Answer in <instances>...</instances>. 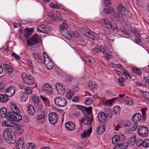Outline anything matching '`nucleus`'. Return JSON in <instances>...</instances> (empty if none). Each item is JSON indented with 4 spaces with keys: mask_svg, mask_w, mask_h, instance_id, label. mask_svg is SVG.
I'll list each match as a JSON object with an SVG mask.
<instances>
[{
    "mask_svg": "<svg viewBox=\"0 0 149 149\" xmlns=\"http://www.w3.org/2000/svg\"><path fill=\"white\" fill-rule=\"evenodd\" d=\"M26 61L28 66L31 68H32L33 63L31 61L30 59H28L26 60Z\"/></svg>",
    "mask_w": 149,
    "mask_h": 149,
    "instance_id": "nucleus-62",
    "label": "nucleus"
},
{
    "mask_svg": "<svg viewBox=\"0 0 149 149\" xmlns=\"http://www.w3.org/2000/svg\"><path fill=\"white\" fill-rule=\"evenodd\" d=\"M98 120L101 122L105 123L107 121V117L103 112L100 113L97 116Z\"/></svg>",
    "mask_w": 149,
    "mask_h": 149,
    "instance_id": "nucleus-14",
    "label": "nucleus"
},
{
    "mask_svg": "<svg viewBox=\"0 0 149 149\" xmlns=\"http://www.w3.org/2000/svg\"><path fill=\"white\" fill-rule=\"evenodd\" d=\"M4 71L9 74H11L13 73V70L11 66L8 64H3Z\"/></svg>",
    "mask_w": 149,
    "mask_h": 149,
    "instance_id": "nucleus-19",
    "label": "nucleus"
},
{
    "mask_svg": "<svg viewBox=\"0 0 149 149\" xmlns=\"http://www.w3.org/2000/svg\"><path fill=\"white\" fill-rule=\"evenodd\" d=\"M32 100L34 103L36 104L38 103L39 102V99L36 97H32Z\"/></svg>",
    "mask_w": 149,
    "mask_h": 149,
    "instance_id": "nucleus-61",
    "label": "nucleus"
},
{
    "mask_svg": "<svg viewBox=\"0 0 149 149\" xmlns=\"http://www.w3.org/2000/svg\"><path fill=\"white\" fill-rule=\"evenodd\" d=\"M6 110L5 107H2L0 110V116L2 118H4L6 117Z\"/></svg>",
    "mask_w": 149,
    "mask_h": 149,
    "instance_id": "nucleus-31",
    "label": "nucleus"
},
{
    "mask_svg": "<svg viewBox=\"0 0 149 149\" xmlns=\"http://www.w3.org/2000/svg\"><path fill=\"white\" fill-rule=\"evenodd\" d=\"M118 83L120 86L122 87L124 86V82L125 81V79L123 77H122L119 78L118 79Z\"/></svg>",
    "mask_w": 149,
    "mask_h": 149,
    "instance_id": "nucleus-41",
    "label": "nucleus"
},
{
    "mask_svg": "<svg viewBox=\"0 0 149 149\" xmlns=\"http://www.w3.org/2000/svg\"><path fill=\"white\" fill-rule=\"evenodd\" d=\"M86 62H88L90 64L93 63L94 62V60L91 57H89L88 59L85 60Z\"/></svg>",
    "mask_w": 149,
    "mask_h": 149,
    "instance_id": "nucleus-59",
    "label": "nucleus"
},
{
    "mask_svg": "<svg viewBox=\"0 0 149 149\" xmlns=\"http://www.w3.org/2000/svg\"><path fill=\"white\" fill-rule=\"evenodd\" d=\"M24 91L26 92L25 93L26 94V95H31L33 91L29 87H26L25 88Z\"/></svg>",
    "mask_w": 149,
    "mask_h": 149,
    "instance_id": "nucleus-47",
    "label": "nucleus"
},
{
    "mask_svg": "<svg viewBox=\"0 0 149 149\" xmlns=\"http://www.w3.org/2000/svg\"><path fill=\"white\" fill-rule=\"evenodd\" d=\"M132 70L135 74L139 75H141L142 72L138 68L134 67L132 68Z\"/></svg>",
    "mask_w": 149,
    "mask_h": 149,
    "instance_id": "nucleus-43",
    "label": "nucleus"
},
{
    "mask_svg": "<svg viewBox=\"0 0 149 149\" xmlns=\"http://www.w3.org/2000/svg\"><path fill=\"white\" fill-rule=\"evenodd\" d=\"M27 145L28 146V148L29 149H34L35 148V145L32 143H28Z\"/></svg>",
    "mask_w": 149,
    "mask_h": 149,
    "instance_id": "nucleus-64",
    "label": "nucleus"
},
{
    "mask_svg": "<svg viewBox=\"0 0 149 149\" xmlns=\"http://www.w3.org/2000/svg\"><path fill=\"white\" fill-rule=\"evenodd\" d=\"M28 95L25 92L22 93L21 97V101L22 102H25L28 99Z\"/></svg>",
    "mask_w": 149,
    "mask_h": 149,
    "instance_id": "nucleus-38",
    "label": "nucleus"
},
{
    "mask_svg": "<svg viewBox=\"0 0 149 149\" xmlns=\"http://www.w3.org/2000/svg\"><path fill=\"white\" fill-rule=\"evenodd\" d=\"M48 17L51 19L55 21H58L59 20V17L58 15L53 14L52 12L50 11L48 13Z\"/></svg>",
    "mask_w": 149,
    "mask_h": 149,
    "instance_id": "nucleus-22",
    "label": "nucleus"
},
{
    "mask_svg": "<svg viewBox=\"0 0 149 149\" xmlns=\"http://www.w3.org/2000/svg\"><path fill=\"white\" fill-rule=\"evenodd\" d=\"M12 112H9L7 113L6 117L10 121L16 122V120L17 119H16V116Z\"/></svg>",
    "mask_w": 149,
    "mask_h": 149,
    "instance_id": "nucleus-18",
    "label": "nucleus"
},
{
    "mask_svg": "<svg viewBox=\"0 0 149 149\" xmlns=\"http://www.w3.org/2000/svg\"><path fill=\"white\" fill-rule=\"evenodd\" d=\"M126 104L128 105H132L133 102L131 98H127L126 100Z\"/></svg>",
    "mask_w": 149,
    "mask_h": 149,
    "instance_id": "nucleus-46",
    "label": "nucleus"
},
{
    "mask_svg": "<svg viewBox=\"0 0 149 149\" xmlns=\"http://www.w3.org/2000/svg\"><path fill=\"white\" fill-rule=\"evenodd\" d=\"M136 141V136L134 135L131 137L129 141V143L131 146H133L135 144Z\"/></svg>",
    "mask_w": 149,
    "mask_h": 149,
    "instance_id": "nucleus-36",
    "label": "nucleus"
},
{
    "mask_svg": "<svg viewBox=\"0 0 149 149\" xmlns=\"http://www.w3.org/2000/svg\"><path fill=\"white\" fill-rule=\"evenodd\" d=\"M33 31V29L29 28L25 30V32L24 36L27 39L29 38L30 36L31 35Z\"/></svg>",
    "mask_w": 149,
    "mask_h": 149,
    "instance_id": "nucleus-26",
    "label": "nucleus"
},
{
    "mask_svg": "<svg viewBox=\"0 0 149 149\" xmlns=\"http://www.w3.org/2000/svg\"><path fill=\"white\" fill-rule=\"evenodd\" d=\"M73 79V77L70 76H67L66 77V81L68 83L70 84L72 83V81Z\"/></svg>",
    "mask_w": 149,
    "mask_h": 149,
    "instance_id": "nucleus-58",
    "label": "nucleus"
},
{
    "mask_svg": "<svg viewBox=\"0 0 149 149\" xmlns=\"http://www.w3.org/2000/svg\"><path fill=\"white\" fill-rule=\"evenodd\" d=\"M40 97L45 103H47L48 102L49 100L47 98L41 95H40Z\"/></svg>",
    "mask_w": 149,
    "mask_h": 149,
    "instance_id": "nucleus-57",
    "label": "nucleus"
},
{
    "mask_svg": "<svg viewBox=\"0 0 149 149\" xmlns=\"http://www.w3.org/2000/svg\"><path fill=\"white\" fill-rule=\"evenodd\" d=\"M28 113L31 115H33L35 113V110L31 104H29L28 107Z\"/></svg>",
    "mask_w": 149,
    "mask_h": 149,
    "instance_id": "nucleus-32",
    "label": "nucleus"
},
{
    "mask_svg": "<svg viewBox=\"0 0 149 149\" xmlns=\"http://www.w3.org/2000/svg\"><path fill=\"white\" fill-rule=\"evenodd\" d=\"M120 107L118 106H116L114 107L113 108V111L116 115L119 114L120 113Z\"/></svg>",
    "mask_w": 149,
    "mask_h": 149,
    "instance_id": "nucleus-40",
    "label": "nucleus"
},
{
    "mask_svg": "<svg viewBox=\"0 0 149 149\" xmlns=\"http://www.w3.org/2000/svg\"><path fill=\"white\" fill-rule=\"evenodd\" d=\"M6 84L4 81L0 82V91H3L6 87Z\"/></svg>",
    "mask_w": 149,
    "mask_h": 149,
    "instance_id": "nucleus-45",
    "label": "nucleus"
},
{
    "mask_svg": "<svg viewBox=\"0 0 149 149\" xmlns=\"http://www.w3.org/2000/svg\"><path fill=\"white\" fill-rule=\"evenodd\" d=\"M54 101L55 105L59 107H64L67 104L65 99L61 96L56 97L54 98Z\"/></svg>",
    "mask_w": 149,
    "mask_h": 149,
    "instance_id": "nucleus-4",
    "label": "nucleus"
},
{
    "mask_svg": "<svg viewBox=\"0 0 149 149\" xmlns=\"http://www.w3.org/2000/svg\"><path fill=\"white\" fill-rule=\"evenodd\" d=\"M102 5L104 7H108L111 6V4L109 1L104 0L102 3Z\"/></svg>",
    "mask_w": 149,
    "mask_h": 149,
    "instance_id": "nucleus-44",
    "label": "nucleus"
},
{
    "mask_svg": "<svg viewBox=\"0 0 149 149\" xmlns=\"http://www.w3.org/2000/svg\"><path fill=\"white\" fill-rule=\"evenodd\" d=\"M11 108L12 109V111L11 112H13L14 114H17V113H19V109L14 104H11Z\"/></svg>",
    "mask_w": 149,
    "mask_h": 149,
    "instance_id": "nucleus-28",
    "label": "nucleus"
},
{
    "mask_svg": "<svg viewBox=\"0 0 149 149\" xmlns=\"http://www.w3.org/2000/svg\"><path fill=\"white\" fill-rule=\"evenodd\" d=\"M65 33H64V35L65 36L66 38L68 39H71L72 37V35L68 31L66 30L65 31Z\"/></svg>",
    "mask_w": 149,
    "mask_h": 149,
    "instance_id": "nucleus-51",
    "label": "nucleus"
},
{
    "mask_svg": "<svg viewBox=\"0 0 149 149\" xmlns=\"http://www.w3.org/2000/svg\"><path fill=\"white\" fill-rule=\"evenodd\" d=\"M65 126L68 130L70 131L73 130L75 126L74 124L70 122L66 123Z\"/></svg>",
    "mask_w": 149,
    "mask_h": 149,
    "instance_id": "nucleus-24",
    "label": "nucleus"
},
{
    "mask_svg": "<svg viewBox=\"0 0 149 149\" xmlns=\"http://www.w3.org/2000/svg\"><path fill=\"white\" fill-rule=\"evenodd\" d=\"M46 68L48 70H51L54 66V63L49 60V61H45L44 62Z\"/></svg>",
    "mask_w": 149,
    "mask_h": 149,
    "instance_id": "nucleus-25",
    "label": "nucleus"
},
{
    "mask_svg": "<svg viewBox=\"0 0 149 149\" xmlns=\"http://www.w3.org/2000/svg\"><path fill=\"white\" fill-rule=\"evenodd\" d=\"M92 132V128H90L86 131H84V133L82 134V138H85L89 136Z\"/></svg>",
    "mask_w": 149,
    "mask_h": 149,
    "instance_id": "nucleus-27",
    "label": "nucleus"
},
{
    "mask_svg": "<svg viewBox=\"0 0 149 149\" xmlns=\"http://www.w3.org/2000/svg\"><path fill=\"white\" fill-rule=\"evenodd\" d=\"M93 120V116H85L84 118H83L81 122L84 125H89L92 123Z\"/></svg>",
    "mask_w": 149,
    "mask_h": 149,
    "instance_id": "nucleus-11",
    "label": "nucleus"
},
{
    "mask_svg": "<svg viewBox=\"0 0 149 149\" xmlns=\"http://www.w3.org/2000/svg\"><path fill=\"white\" fill-rule=\"evenodd\" d=\"M15 90V86H9L8 88L5 90V93L8 96L11 97L14 94Z\"/></svg>",
    "mask_w": 149,
    "mask_h": 149,
    "instance_id": "nucleus-12",
    "label": "nucleus"
},
{
    "mask_svg": "<svg viewBox=\"0 0 149 149\" xmlns=\"http://www.w3.org/2000/svg\"><path fill=\"white\" fill-rule=\"evenodd\" d=\"M1 125L3 126L11 127L12 123L10 121L5 120L2 123Z\"/></svg>",
    "mask_w": 149,
    "mask_h": 149,
    "instance_id": "nucleus-42",
    "label": "nucleus"
},
{
    "mask_svg": "<svg viewBox=\"0 0 149 149\" xmlns=\"http://www.w3.org/2000/svg\"><path fill=\"white\" fill-rule=\"evenodd\" d=\"M33 58L36 61L40 63H44L42 56L39 55L37 53H33L32 54Z\"/></svg>",
    "mask_w": 149,
    "mask_h": 149,
    "instance_id": "nucleus-13",
    "label": "nucleus"
},
{
    "mask_svg": "<svg viewBox=\"0 0 149 149\" xmlns=\"http://www.w3.org/2000/svg\"><path fill=\"white\" fill-rule=\"evenodd\" d=\"M49 6L55 9H59L60 8V7L59 6L53 3H50Z\"/></svg>",
    "mask_w": 149,
    "mask_h": 149,
    "instance_id": "nucleus-49",
    "label": "nucleus"
},
{
    "mask_svg": "<svg viewBox=\"0 0 149 149\" xmlns=\"http://www.w3.org/2000/svg\"><path fill=\"white\" fill-rule=\"evenodd\" d=\"M138 133L139 135L142 137L147 136L148 133V131L147 128L142 126L139 127Z\"/></svg>",
    "mask_w": 149,
    "mask_h": 149,
    "instance_id": "nucleus-9",
    "label": "nucleus"
},
{
    "mask_svg": "<svg viewBox=\"0 0 149 149\" xmlns=\"http://www.w3.org/2000/svg\"><path fill=\"white\" fill-rule=\"evenodd\" d=\"M11 56L17 60H19L20 59V57L14 52L12 53Z\"/></svg>",
    "mask_w": 149,
    "mask_h": 149,
    "instance_id": "nucleus-63",
    "label": "nucleus"
},
{
    "mask_svg": "<svg viewBox=\"0 0 149 149\" xmlns=\"http://www.w3.org/2000/svg\"><path fill=\"white\" fill-rule=\"evenodd\" d=\"M126 11V8L122 5H119L118 8V12L123 15Z\"/></svg>",
    "mask_w": 149,
    "mask_h": 149,
    "instance_id": "nucleus-39",
    "label": "nucleus"
},
{
    "mask_svg": "<svg viewBox=\"0 0 149 149\" xmlns=\"http://www.w3.org/2000/svg\"><path fill=\"white\" fill-rule=\"evenodd\" d=\"M115 100V98H112L109 100H107L106 101H104L103 103V104L105 106H109L112 104L113 102Z\"/></svg>",
    "mask_w": 149,
    "mask_h": 149,
    "instance_id": "nucleus-29",
    "label": "nucleus"
},
{
    "mask_svg": "<svg viewBox=\"0 0 149 149\" xmlns=\"http://www.w3.org/2000/svg\"><path fill=\"white\" fill-rule=\"evenodd\" d=\"M82 33L86 36L93 40L97 39L98 37V35L97 34L89 29L84 30L83 31H82Z\"/></svg>",
    "mask_w": 149,
    "mask_h": 149,
    "instance_id": "nucleus-6",
    "label": "nucleus"
},
{
    "mask_svg": "<svg viewBox=\"0 0 149 149\" xmlns=\"http://www.w3.org/2000/svg\"><path fill=\"white\" fill-rule=\"evenodd\" d=\"M92 102V99L90 97H88L86 98V100L85 101V104L87 105H89L91 104Z\"/></svg>",
    "mask_w": 149,
    "mask_h": 149,
    "instance_id": "nucleus-48",
    "label": "nucleus"
},
{
    "mask_svg": "<svg viewBox=\"0 0 149 149\" xmlns=\"http://www.w3.org/2000/svg\"><path fill=\"white\" fill-rule=\"evenodd\" d=\"M43 57L44 62H45V61H49V60H50L49 56L47 54V53L45 52H44L43 53Z\"/></svg>",
    "mask_w": 149,
    "mask_h": 149,
    "instance_id": "nucleus-50",
    "label": "nucleus"
},
{
    "mask_svg": "<svg viewBox=\"0 0 149 149\" xmlns=\"http://www.w3.org/2000/svg\"><path fill=\"white\" fill-rule=\"evenodd\" d=\"M89 86L90 88H96L97 85L94 81H91L89 83Z\"/></svg>",
    "mask_w": 149,
    "mask_h": 149,
    "instance_id": "nucleus-52",
    "label": "nucleus"
},
{
    "mask_svg": "<svg viewBox=\"0 0 149 149\" xmlns=\"http://www.w3.org/2000/svg\"><path fill=\"white\" fill-rule=\"evenodd\" d=\"M128 147V144L124 143L116 145L114 147V149H126Z\"/></svg>",
    "mask_w": 149,
    "mask_h": 149,
    "instance_id": "nucleus-20",
    "label": "nucleus"
},
{
    "mask_svg": "<svg viewBox=\"0 0 149 149\" xmlns=\"http://www.w3.org/2000/svg\"><path fill=\"white\" fill-rule=\"evenodd\" d=\"M58 116L57 113L55 112L50 113L48 115L49 120L52 124H55L57 122Z\"/></svg>",
    "mask_w": 149,
    "mask_h": 149,
    "instance_id": "nucleus-8",
    "label": "nucleus"
},
{
    "mask_svg": "<svg viewBox=\"0 0 149 149\" xmlns=\"http://www.w3.org/2000/svg\"><path fill=\"white\" fill-rule=\"evenodd\" d=\"M92 107H85L84 109V111H83V113L84 114L88 113V114L87 116H90L91 113H92Z\"/></svg>",
    "mask_w": 149,
    "mask_h": 149,
    "instance_id": "nucleus-33",
    "label": "nucleus"
},
{
    "mask_svg": "<svg viewBox=\"0 0 149 149\" xmlns=\"http://www.w3.org/2000/svg\"><path fill=\"white\" fill-rule=\"evenodd\" d=\"M147 110V108H145V109H142L141 110L142 117L144 119L146 118V113Z\"/></svg>",
    "mask_w": 149,
    "mask_h": 149,
    "instance_id": "nucleus-56",
    "label": "nucleus"
},
{
    "mask_svg": "<svg viewBox=\"0 0 149 149\" xmlns=\"http://www.w3.org/2000/svg\"><path fill=\"white\" fill-rule=\"evenodd\" d=\"M16 146L17 149H25L24 144H16Z\"/></svg>",
    "mask_w": 149,
    "mask_h": 149,
    "instance_id": "nucleus-54",
    "label": "nucleus"
},
{
    "mask_svg": "<svg viewBox=\"0 0 149 149\" xmlns=\"http://www.w3.org/2000/svg\"><path fill=\"white\" fill-rule=\"evenodd\" d=\"M92 51L94 52L99 53L102 52L108 56L106 58L107 60H110V57L112 56V52L107 49V48L103 46H98L92 49Z\"/></svg>",
    "mask_w": 149,
    "mask_h": 149,
    "instance_id": "nucleus-1",
    "label": "nucleus"
},
{
    "mask_svg": "<svg viewBox=\"0 0 149 149\" xmlns=\"http://www.w3.org/2000/svg\"><path fill=\"white\" fill-rule=\"evenodd\" d=\"M37 30L38 32L46 34L48 33L49 31V29L44 25L38 26L37 28Z\"/></svg>",
    "mask_w": 149,
    "mask_h": 149,
    "instance_id": "nucleus-16",
    "label": "nucleus"
},
{
    "mask_svg": "<svg viewBox=\"0 0 149 149\" xmlns=\"http://www.w3.org/2000/svg\"><path fill=\"white\" fill-rule=\"evenodd\" d=\"M122 34L124 37L127 38L129 36V34L125 30H122Z\"/></svg>",
    "mask_w": 149,
    "mask_h": 149,
    "instance_id": "nucleus-55",
    "label": "nucleus"
},
{
    "mask_svg": "<svg viewBox=\"0 0 149 149\" xmlns=\"http://www.w3.org/2000/svg\"><path fill=\"white\" fill-rule=\"evenodd\" d=\"M67 97L69 99H70L72 98L74 95L73 92L70 89H68L66 91Z\"/></svg>",
    "mask_w": 149,
    "mask_h": 149,
    "instance_id": "nucleus-35",
    "label": "nucleus"
},
{
    "mask_svg": "<svg viewBox=\"0 0 149 149\" xmlns=\"http://www.w3.org/2000/svg\"><path fill=\"white\" fill-rule=\"evenodd\" d=\"M3 133L5 139L9 140L12 143L15 142V137L12 129H6L3 131Z\"/></svg>",
    "mask_w": 149,
    "mask_h": 149,
    "instance_id": "nucleus-2",
    "label": "nucleus"
},
{
    "mask_svg": "<svg viewBox=\"0 0 149 149\" xmlns=\"http://www.w3.org/2000/svg\"><path fill=\"white\" fill-rule=\"evenodd\" d=\"M39 39L37 34H34L30 39L27 40V45L29 46H33L38 43Z\"/></svg>",
    "mask_w": 149,
    "mask_h": 149,
    "instance_id": "nucleus-7",
    "label": "nucleus"
},
{
    "mask_svg": "<svg viewBox=\"0 0 149 149\" xmlns=\"http://www.w3.org/2000/svg\"><path fill=\"white\" fill-rule=\"evenodd\" d=\"M120 139V138L119 136L118 135L115 136L113 137L112 139V143L113 144H117Z\"/></svg>",
    "mask_w": 149,
    "mask_h": 149,
    "instance_id": "nucleus-37",
    "label": "nucleus"
},
{
    "mask_svg": "<svg viewBox=\"0 0 149 149\" xmlns=\"http://www.w3.org/2000/svg\"><path fill=\"white\" fill-rule=\"evenodd\" d=\"M143 147H149V140H145L143 142Z\"/></svg>",
    "mask_w": 149,
    "mask_h": 149,
    "instance_id": "nucleus-53",
    "label": "nucleus"
},
{
    "mask_svg": "<svg viewBox=\"0 0 149 149\" xmlns=\"http://www.w3.org/2000/svg\"><path fill=\"white\" fill-rule=\"evenodd\" d=\"M22 77L24 82L26 84L32 85L34 84L35 81L31 75L24 73L22 74Z\"/></svg>",
    "mask_w": 149,
    "mask_h": 149,
    "instance_id": "nucleus-5",
    "label": "nucleus"
},
{
    "mask_svg": "<svg viewBox=\"0 0 149 149\" xmlns=\"http://www.w3.org/2000/svg\"><path fill=\"white\" fill-rule=\"evenodd\" d=\"M102 23L103 26L108 29H111L113 31H119L116 24H112L111 22L107 18L103 19Z\"/></svg>",
    "mask_w": 149,
    "mask_h": 149,
    "instance_id": "nucleus-3",
    "label": "nucleus"
},
{
    "mask_svg": "<svg viewBox=\"0 0 149 149\" xmlns=\"http://www.w3.org/2000/svg\"><path fill=\"white\" fill-rule=\"evenodd\" d=\"M114 19L116 22L119 23H123L124 22V19L123 16L119 14L117 15Z\"/></svg>",
    "mask_w": 149,
    "mask_h": 149,
    "instance_id": "nucleus-30",
    "label": "nucleus"
},
{
    "mask_svg": "<svg viewBox=\"0 0 149 149\" xmlns=\"http://www.w3.org/2000/svg\"><path fill=\"white\" fill-rule=\"evenodd\" d=\"M68 25L65 22V20L64 22H63L62 24H60L59 26V29L61 31H63L65 33V31L67 30V29L68 28Z\"/></svg>",
    "mask_w": 149,
    "mask_h": 149,
    "instance_id": "nucleus-23",
    "label": "nucleus"
},
{
    "mask_svg": "<svg viewBox=\"0 0 149 149\" xmlns=\"http://www.w3.org/2000/svg\"><path fill=\"white\" fill-rule=\"evenodd\" d=\"M42 88L43 92L44 93L49 95H50L52 94V89L49 84L46 83L44 84Z\"/></svg>",
    "mask_w": 149,
    "mask_h": 149,
    "instance_id": "nucleus-10",
    "label": "nucleus"
},
{
    "mask_svg": "<svg viewBox=\"0 0 149 149\" xmlns=\"http://www.w3.org/2000/svg\"><path fill=\"white\" fill-rule=\"evenodd\" d=\"M7 95L3 94H0V101L5 103L8 100L9 98Z\"/></svg>",
    "mask_w": 149,
    "mask_h": 149,
    "instance_id": "nucleus-34",
    "label": "nucleus"
},
{
    "mask_svg": "<svg viewBox=\"0 0 149 149\" xmlns=\"http://www.w3.org/2000/svg\"><path fill=\"white\" fill-rule=\"evenodd\" d=\"M55 87L56 90L61 95L65 93L66 89L65 88L63 87L61 84H60L59 83H57L56 84Z\"/></svg>",
    "mask_w": 149,
    "mask_h": 149,
    "instance_id": "nucleus-15",
    "label": "nucleus"
},
{
    "mask_svg": "<svg viewBox=\"0 0 149 149\" xmlns=\"http://www.w3.org/2000/svg\"><path fill=\"white\" fill-rule=\"evenodd\" d=\"M18 114L19 113H17V114H15V116H16V119H17L16 120V122L20 121L22 119V116Z\"/></svg>",
    "mask_w": 149,
    "mask_h": 149,
    "instance_id": "nucleus-60",
    "label": "nucleus"
},
{
    "mask_svg": "<svg viewBox=\"0 0 149 149\" xmlns=\"http://www.w3.org/2000/svg\"><path fill=\"white\" fill-rule=\"evenodd\" d=\"M141 116L140 114L136 113L134 114L132 117V121L135 123H136V122H139L141 120Z\"/></svg>",
    "mask_w": 149,
    "mask_h": 149,
    "instance_id": "nucleus-21",
    "label": "nucleus"
},
{
    "mask_svg": "<svg viewBox=\"0 0 149 149\" xmlns=\"http://www.w3.org/2000/svg\"><path fill=\"white\" fill-rule=\"evenodd\" d=\"M45 115L44 113L38 115L36 119L38 122L40 123H43L45 121Z\"/></svg>",
    "mask_w": 149,
    "mask_h": 149,
    "instance_id": "nucleus-17",
    "label": "nucleus"
}]
</instances>
